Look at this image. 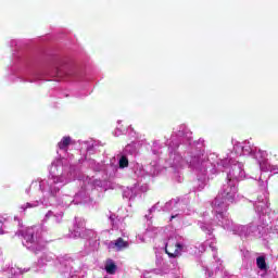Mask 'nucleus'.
Here are the masks:
<instances>
[{
  "mask_svg": "<svg viewBox=\"0 0 278 278\" xmlns=\"http://www.w3.org/2000/svg\"><path fill=\"white\" fill-rule=\"evenodd\" d=\"M71 146V137H63L62 140L58 143V147L61 151L68 149Z\"/></svg>",
  "mask_w": 278,
  "mask_h": 278,
  "instance_id": "3",
  "label": "nucleus"
},
{
  "mask_svg": "<svg viewBox=\"0 0 278 278\" xmlns=\"http://www.w3.org/2000/svg\"><path fill=\"white\" fill-rule=\"evenodd\" d=\"M174 248V251L169 252L168 244L165 245V253L166 255H168V257L175 258L181 255V251H184V245L181 243H175Z\"/></svg>",
  "mask_w": 278,
  "mask_h": 278,
  "instance_id": "1",
  "label": "nucleus"
},
{
  "mask_svg": "<svg viewBox=\"0 0 278 278\" xmlns=\"http://www.w3.org/2000/svg\"><path fill=\"white\" fill-rule=\"evenodd\" d=\"M65 75H66L67 77H73V75H75V70H68V71H66V72H65Z\"/></svg>",
  "mask_w": 278,
  "mask_h": 278,
  "instance_id": "8",
  "label": "nucleus"
},
{
  "mask_svg": "<svg viewBox=\"0 0 278 278\" xmlns=\"http://www.w3.org/2000/svg\"><path fill=\"white\" fill-rule=\"evenodd\" d=\"M215 205H216V200H215Z\"/></svg>",
  "mask_w": 278,
  "mask_h": 278,
  "instance_id": "9",
  "label": "nucleus"
},
{
  "mask_svg": "<svg viewBox=\"0 0 278 278\" xmlns=\"http://www.w3.org/2000/svg\"><path fill=\"white\" fill-rule=\"evenodd\" d=\"M114 247H116L117 251H125V249H129V241H125L119 237L114 241Z\"/></svg>",
  "mask_w": 278,
  "mask_h": 278,
  "instance_id": "2",
  "label": "nucleus"
},
{
  "mask_svg": "<svg viewBox=\"0 0 278 278\" xmlns=\"http://www.w3.org/2000/svg\"><path fill=\"white\" fill-rule=\"evenodd\" d=\"M129 166V159L127 156L123 155L119 159V168H127Z\"/></svg>",
  "mask_w": 278,
  "mask_h": 278,
  "instance_id": "6",
  "label": "nucleus"
},
{
  "mask_svg": "<svg viewBox=\"0 0 278 278\" xmlns=\"http://www.w3.org/2000/svg\"><path fill=\"white\" fill-rule=\"evenodd\" d=\"M116 264L110 263L105 265V270L109 275H116Z\"/></svg>",
  "mask_w": 278,
  "mask_h": 278,
  "instance_id": "5",
  "label": "nucleus"
},
{
  "mask_svg": "<svg viewBox=\"0 0 278 278\" xmlns=\"http://www.w3.org/2000/svg\"><path fill=\"white\" fill-rule=\"evenodd\" d=\"M26 242H34V232H29L28 235H25Z\"/></svg>",
  "mask_w": 278,
  "mask_h": 278,
  "instance_id": "7",
  "label": "nucleus"
},
{
  "mask_svg": "<svg viewBox=\"0 0 278 278\" xmlns=\"http://www.w3.org/2000/svg\"><path fill=\"white\" fill-rule=\"evenodd\" d=\"M256 266L260 268V270H266V257L258 256L256 258Z\"/></svg>",
  "mask_w": 278,
  "mask_h": 278,
  "instance_id": "4",
  "label": "nucleus"
}]
</instances>
